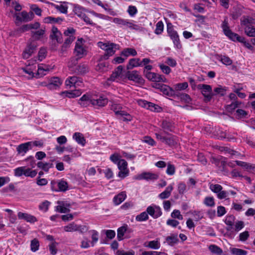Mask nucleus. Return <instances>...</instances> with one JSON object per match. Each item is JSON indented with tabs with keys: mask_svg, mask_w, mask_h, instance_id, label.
<instances>
[{
	"mask_svg": "<svg viewBox=\"0 0 255 255\" xmlns=\"http://www.w3.org/2000/svg\"><path fill=\"white\" fill-rule=\"evenodd\" d=\"M108 100L104 96L98 95H84L79 100V104L83 107L90 104L93 106L104 107L107 104Z\"/></svg>",
	"mask_w": 255,
	"mask_h": 255,
	"instance_id": "1",
	"label": "nucleus"
},
{
	"mask_svg": "<svg viewBox=\"0 0 255 255\" xmlns=\"http://www.w3.org/2000/svg\"><path fill=\"white\" fill-rule=\"evenodd\" d=\"M221 27L224 34L232 41H238L240 42L243 43L245 46L249 49H252L253 47L249 42H246L245 38L243 37L239 36L238 34L233 32L230 28L228 19L225 17L224 21L221 24Z\"/></svg>",
	"mask_w": 255,
	"mask_h": 255,
	"instance_id": "2",
	"label": "nucleus"
},
{
	"mask_svg": "<svg viewBox=\"0 0 255 255\" xmlns=\"http://www.w3.org/2000/svg\"><path fill=\"white\" fill-rule=\"evenodd\" d=\"M98 45L102 49L105 51V54L103 56V58L107 60L110 56L115 54L116 50L118 49L116 44L109 42H99Z\"/></svg>",
	"mask_w": 255,
	"mask_h": 255,
	"instance_id": "3",
	"label": "nucleus"
},
{
	"mask_svg": "<svg viewBox=\"0 0 255 255\" xmlns=\"http://www.w3.org/2000/svg\"><path fill=\"white\" fill-rule=\"evenodd\" d=\"M50 38L51 48L53 50L56 49L59 44L62 42V34L58 28L54 25L51 27Z\"/></svg>",
	"mask_w": 255,
	"mask_h": 255,
	"instance_id": "4",
	"label": "nucleus"
},
{
	"mask_svg": "<svg viewBox=\"0 0 255 255\" xmlns=\"http://www.w3.org/2000/svg\"><path fill=\"white\" fill-rule=\"evenodd\" d=\"M113 22L122 27L128 28L130 30L142 31L143 29L139 24L134 23L132 21L128 19L115 17L113 18Z\"/></svg>",
	"mask_w": 255,
	"mask_h": 255,
	"instance_id": "5",
	"label": "nucleus"
},
{
	"mask_svg": "<svg viewBox=\"0 0 255 255\" xmlns=\"http://www.w3.org/2000/svg\"><path fill=\"white\" fill-rule=\"evenodd\" d=\"M254 23L252 17L244 18L241 20V25L244 27L245 33L250 37H255V27L252 26Z\"/></svg>",
	"mask_w": 255,
	"mask_h": 255,
	"instance_id": "6",
	"label": "nucleus"
},
{
	"mask_svg": "<svg viewBox=\"0 0 255 255\" xmlns=\"http://www.w3.org/2000/svg\"><path fill=\"white\" fill-rule=\"evenodd\" d=\"M126 80L125 72L123 71L122 66H119L113 72L108 80L122 83Z\"/></svg>",
	"mask_w": 255,
	"mask_h": 255,
	"instance_id": "7",
	"label": "nucleus"
},
{
	"mask_svg": "<svg viewBox=\"0 0 255 255\" xmlns=\"http://www.w3.org/2000/svg\"><path fill=\"white\" fill-rule=\"evenodd\" d=\"M63 230L66 232H79L83 234L88 230V228L85 225H77L74 222H72L67 226L63 227Z\"/></svg>",
	"mask_w": 255,
	"mask_h": 255,
	"instance_id": "8",
	"label": "nucleus"
},
{
	"mask_svg": "<svg viewBox=\"0 0 255 255\" xmlns=\"http://www.w3.org/2000/svg\"><path fill=\"white\" fill-rule=\"evenodd\" d=\"M197 88L200 91L204 97V100L206 102H209L214 95L212 93V89L211 86L206 84H199Z\"/></svg>",
	"mask_w": 255,
	"mask_h": 255,
	"instance_id": "9",
	"label": "nucleus"
},
{
	"mask_svg": "<svg viewBox=\"0 0 255 255\" xmlns=\"http://www.w3.org/2000/svg\"><path fill=\"white\" fill-rule=\"evenodd\" d=\"M118 167L119 172L118 176L121 179H124L128 176L129 174V170L128 168V163L125 159H121L118 162Z\"/></svg>",
	"mask_w": 255,
	"mask_h": 255,
	"instance_id": "10",
	"label": "nucleus"
},
{
	"mask_svg": "<svg viewBox=\"0 0 255 255\" xmlns=\"http://www.w3.org/2000/svg\"><path fill=\"white\" fill-rule=\"evenodd\" d=\"M155 136L157 139L169 146H173L177 144L176 137L173 135L167 134L166 136H162L160 132H156Z\"/></svg>",
	"mask_w": 255,
	"mask_h": 255,
	"instance_id": "11",
	"label": "nucleus"
},
{
	"mask_svg": "<svg viewBox=\"0 0 255 255\" xmlns=\"http://www.w3.org/2000/svg\"><path fill=\"white\" fill-rule=\"evenodd\" d=\"M125 74L126 75V79H128L129 80L132 81L139 84H143L144 83V80L137 71H128L127 73H125Z\"/></svg>",
	"mask_w": 255,
	"mask_h": 255,
	"instance_id": "12",
	"label": "nucleus"
},
{
	"mask_svg": "<svg viewBox=\"0 0 255 255\" xmlns=\"http://www.w3.org/2000/svg\"><path fill=\"white\" fill-rule=\"evenodd\" d=\"M74 52L76 56L78 57L79 58H81L86 55L87 51L84 47L82 38H79L76 41Z\"/></svg>",
	"mask_w": 255,
	"mask_h": 255,
	"instance_id": "13",
	"label": "nucleus"
},
{
	"mask_svg": "<svg viewBox=\"0 0 255 255\" xmlns=\"http://www.w3.org/2000/svg\"><path fill=\"white\" fill-rule=\"evenodd\" d=\"M145 77L150 81L155 82H166V79L162 75L150 71H143Z\"/></svg>",
	"mask_w": 255,
	"mask_h": 255,
	"instance_id": "14",
	"label": "nucleus"
},
{
	"mask_svg": "<svg viewBox=\"0 0 255 255\" xmlns=\"http://www.w3.org/2000/svg\"><path fill=\"white\" fill-rule=\"evenodd\" d=\"M65 85L69 88H76L83 85V80L81 78L76 76L69 77L66 80Z\"/></svg>",
	"mask_w": 255,
	"mask_h": 255,
	"instance_id": "15",
	"label": "nucleus"
},
{
	"mask_svg": "<svg viewBox=\"0 0 255 255\" xmlns=\"http://www.w3.org/2000/svg\"><path fill=\"white\" fill-rule=\"evenodd\" d=\"M167 32L169 36L172 40L174 45L179 48L181 47L179 35L176 31L174 30L171 25H167Z\"/></svg>",
	"mask_w": 255,
	"mask_h": 255,
	"instance_id": "16",
	"label": "nucleus"
},
{
	"mask_svg": "<svg viewBox=\"0 0 255 255\" xmlns=\"http://www.w3.org/2000/svg\"><path fill=\"white\" fill-rule=\"evenodd\" d=\"M34 14L32 12L27 13L25 11H22L21 13H16L14 17L18 21L28 22L34 18Z\"/></svg>",
	"mask_w": 255,
	"mask_h": 255,
	"instance_id": "17",
	"label": "nucleus"
},
{
	"mask_svg": "<svg viewBox=\"0 0 255 255\" xmlns=\"http://www.w3.org/2000/svg\"><path fill=\"white\" fill-rule=\"evenodd\" d=\"M138 105L141 107L150 110L151 111L159 112L160 108L151 102H148L144 100H138L137 101Z\"/></svg>",
	"mask_w": 255,
	"mask_h": 255,
	"instance_id": "18",
	"label": "nucleus"
},
{
	"mask_svg": "<svg viewBox=\"0 0 255 255\" xmlns=\"http://www.w3.org/2000/svg\"><path fill=\"white\" fill-rule=\"evenodd\" d=\"M158 178V175L157 174L149 172H144L140 174L136 175L134 179L138 180H154Z\"/></svg>",
	"mask_w": 255,
	"mask_h": 255,
	"instance_id": "19",
	"label": "nucleus"
},
{
	"mask_svg": "<svg viewBox=\"0 0 255 255\" xmlns=\"http://www.w3.org/2000/svg\"><path fill=\"white\" fill-rule=\"evenodd\" d=\"M58 205L56 207V210L61 213H66L70 212L71 204L67 201H58Z\"/></svg>",
	"mask_w": 255,
	"mask_h": 255,
	"instance_id": "20",
	"label": "nucleus"
},
{
	"mask_svg": "<svg viewBox=\"0 0 255 255\" xmlns=\"http://www.w3.org/2000/svg\"><path fill=\"white\" fill-rule=\"evenodd\" d=\"M146 212L154 219L157 218L162 214L160 208L156 205L148 206L146 209Z\"/></svg>",
	"mask_w": 255,
	"mask_h": 255,
	"instance_id": "21",
	"label": "nucleus"
},
{
	"mask_svg": "<svg viewBox=\"0 0 255 255\" xmlns=\"http://www.w3.org/2000/svg\"><path fill=\"white\" fill-rule=\"evenodd\" d=\"M62 83V80L58 77H53L49 79V90L58 89Z\"/></svg>",
	"mask_w": 255,
	"mask_h": 255,
	"instance_id": "22",
	"label": "nucleus"
},
{
	"mask_svg": "<svg viewBox=\"0 0 255 255\" xmlns=\"http://www.w3.org/2000/svg\"><path fill=\"white\" fill-rule=\"evenodd\" d=\"M72 71L77 74L84 75L89 71V67L87 64L82 63L77 66L74 69H72Z\"/></svg>",
	"mask_w": 255,
	"mask_h": 255,
	"instance_id": "23",
	"label": "nucleus"
},
{
	"mask_svg": "<svg viewBox=\"0 0 255 255\" xmlns=\"http://www.w3.org/2000/svg\"><path fill=\"white\" fill-rule=\"evenodd\" d=\"M17 216L19 219H23L30 223H34L36 221V218L27 213L19 212L17 214Z\"/></svg>",
	"mask_w": 255,
	"mask_h": 255,
	"instance_id": "24",
	"label": "nucleus"
},
{
	"mask_svg": "<svg viewBox=\"0 0 255 255\" xmlns=\"http://www.w3.org/2000/svg\"><path fill=\"white\" fill-rule=\"evenodd\" d=\"M56 184L54 181H51V189L53 190L60 191H65L68 189V183L66 181L61 180L58 183L57 186L58 187V190L54 189V184Z\"/></svg>",
	"mask_w": 255,
	"mask_h": 255,
	"instance_id": "25",
	"label": "nucleus"
},
{
	"mask_svg": "<svg viewBox=\"0 0 255 255\" xmlns=\"http://www.w3.org/2000/svg\"><path fill=\"white\" fill-rule=\"evenodd\" d=\"M16 149L18 153H22L24 155L28 150L31 149V147L29 142H27L19 145Z\"/></svg>",
	"mask_w": 255,
	"mask_h": 255,
	"instance_id": "26",
	"label": "nucleus"
},
{
	"mask_svg": "<svg viewBox=\"0 0 255 255\" xmlns=\"http://www.w3.org/2000/svg\"><path fill=\"white\" fill-rule=\"evenodd\" d=\"M173 189V185L172 184L169 185L166 188L163 192L158 195V197L161 199H165L169 198L171 195Z\"/></svg>",
	"mask_w": 255,
	"mask_h": 255,
	"instance_id": "27",
	"label": "nucleus"
},
{
	"mask_svg": "<svg viewBox=\"0 0 255 255\" xmlns=\"http://www.w3.org/2000/svg\"><path fill=\"white\" fill-rule=\"evenodd\" d=\"M73 138L79 144L84 146L86 144V139L82 133L75 132L73 135Z\"/></svg>",
	"mask_w": 255,
	"mask_h": 255,
	"instance_id": "28",
	"label": "nucleus"
},
{
	"mask_svg": "<svg viewBox=\"0 0 255 255\" xmlns=\"http://www.w3.org/2000/svg\"><path fill=\"white\" fill-rule=\"evenodd\" d=\"M127 194L125 191L120 193L115 196L113 199V202L116 205H118L123 202L126 198Z\"/></svg>",
	"mask_w": 255,
	"mask_h": 255,
	"instance_id": "29",
	"label": "nucleus"
},
{
	"mask_svg": "<svg viewBox=\"0 0 255 255\" xmlns=\"http://www.w3.org/2000/svg\"><path fill=\"white\" fill-rule=\"evenodd\" d=\"M235 162L237 165L244 167L249 171L255 172V165L238 160H236Z\"/></svg>",
	"mask_w": 255,
	"mask_h": 255,
	"instance_id": "30",
	"label": "nucleus"
},
{
	"mask_svg": "<svg viewBox=\"0 0 255 255\" xmlns=\"http://www.w3.org/2000/svg\"><path fill=\"white\" fill-rule=\"evenodd\" d=\"M161 127L165 133L172 131L174 128L173 124L171 122L167 121H163L162 122Z\"/></svg>",
	"mask_w": 255,
	"mask_h": 255,
	"instance_id": "31",
	"label": "nucleus"
},
{
	"mask_svg": "<svg viewBox=\"0 0 255 255\" xmlns=\"http://www.w3.org/2000/svg\"><path fill=\"white\" fill-rule=\"evenodd\" d=\"M140 66L141 64L139 58H132L129 60L128 64L127 65V69H131L134 67Z\"/></svg>",
	"mask_w": 255,
	"mask_h": 255,
	"instance_id": "32",
	"label": "nucleus"
},
{
	"mask_svg": "<svg viewBox=\"0 0 255 255\" xmlns=\"http://www.w3.org/2000/svg\"><path fill=\"white\" fill-rule=\"evenodd\" d=\"M217 59L220 61L223 64L226 65H231L233 61L228 56L225 55H219L217 57Z\"/></svg>",
	"mask_w": 255,
	"mask_h": 255,
	"instance_id": "33",
	"label": "nucleus"
},
{
	"mask_svg": "<svg viewBox=\"0 0 255 255\" xmlns=\"http://www.w3.org/2000/svg\"><path fill=\"white\" fill-rule=\"evenodd\" d=\"M166 241L169 245L173 246L178 242L177 235H172L166 239Z\"/></svg>",
	"mask_w": 255,
	"mask_h": 255,
	"instance_id": "34",
	"label": "nucleus"
},
{
	"mask_svg": "<svg viewBox=\"0 0 255 255\" xmlns=\"http://www.w3.org/2000/svg\"><path fill=\"white\" fill-rule=\"evenodd\" d=\"M24 175L27 177H34L36 176L37 172L34 170H31L30 167L24 166Z\"/></svg>",
	"mask_w": 255,
	"mask_h": 255,
	"instance_id": "35",
	"label": "nucleus"
},
{
	"mask_svg": "<svg viewBox=\"0 0 255 255\" xmlns=\"http://www.w3.org/2000/svg\"><path fill=\"white\" fill-rule=\"evenodd\" d=\"M118 117L122 120L125 122L131 121L132 120V117L124 111H123V112H122L121 114L119 116H118Z\"/></svg>",
	"mask_w": 255,
	"mask_h": 255,
	"instance_id": "36",
	"label": "nucleus"
},
{
	"mask_svg": "<svg viewBox=\"0 0 255 255\" xmlns=\"http://www.w3.org/2000/svg\"><path fill=\"white\" fill-rule=\"evenodd\" d=\"M241 102L239 101L233 102L231 104L226 106V110L229 112H232L236 108H238Z\"/></svg>",
	"mask_w": 255,
	"mask_h": 255,
	"instance_id": "37",
	"label": "nucleus"
},
{
	"mask_svg": "<svg viewBox=\"0 0 255 255\" xmlns=\"http://www.w3.org/2000/svg\"><path fill=\"white\" fill-rule=\"evenodd\" d=\"M209 249L213 254L217 255H221L223 253L222 249L215 245H210L209 247Z\"/></svg>",
	"mask_w": 255,
	"mask_h": 255,
	"instance_id": "38",
	"label": "nucleus"
},
{
	"mask_svg": "<svg viewBox=\"0 0 255 255\" xmlns=\"http://www.w3.org/2000/svg\"><path fill=\"white\" fill-rule=\"evenodd\" d=\"M111 109L115 112L117 116H119L122 112H123V111L122 110V107L120 105L116 103L112 104Z\"/></svg>",
	"mask_w": 255,
	"mask_h": 255,
	"instance_id": "39",
	"label": "nucleus"
},
{
	"mask_svg": "<svg viewBox=\"0 0 255 255\" xmlns=\"http://www.w3.org/2000/svg\"><path fill=\"white\" fill-rule=\"evenodd\" d=\"M75 13L79 17L82 18L85 14V10L82 7L76 5L74 8Z\"/></svg>",
	"mask_w": 255,
	"mask_h": 255,
	"instance_id": "40",
	"label": "nucleus"
},
{
	"mask_svg": "<svg viewBox=\"0 0 255 255\" xmlns=\"http://www.w3.org/2000/svg\"><path fill=\"white\" fill-rule=\"evenodd\" d=\"M137 54L136 50L133 48H127L123 50L122 54L125 56L126 57L131 55L132 56H135Z\"/></svg>",
	"mask_w": 255,
	"mask_h": 255,
	"instance_id": "41",
	"label": "nucleus"
},
{
	"mask_svg": "<svg viewBox=\"0 0 255 255\" xmlns=\"http://www.w3.org/2000/svg\"><path fill=\"white\" fill-rule=\"evenodd\" d=\"M45 31V29L40 28V29L34 32L32 31V37L36 39L40 38L44 34Z\"/></svg>",
	"mask_w": 255,
	"mask_h": 255,
	"instance_id": "42",
	"label": "nucleus"
},
{
	"mask_svg": "<svg viewBox=\"0 0 255 255\" xmlns=\"http://www.w3.org/2000/svg\"><path fill=\"white\" fill-rule=\"evenodd\" d=\"M65 3V2H63V3H62V2H60L59 4H57V6H56V9L60 11L61 13L65 14L67 13L68 6L64 4Z\"/></svg>",
	"mask_w": 255,
	"mask_h": 255,
	"instance_id": "43",
	"label": "nucleus"
},
{
	"mask_svg": "<svg viewBox=\"0 0 255 255\" xmlns=\"http://www.w3.org/2000/svg\"><path fill=\"white\" fill-rule=\"evenodd\" d=\"M214 92L215 93V94H214V95H219L223 96L226 94V89L225 87L219 86L218 87L214 89Z\"/></svg>",
	"mask_w": 255,
	"mask_h": 255,
	"instance_id": "44",
	"label": "nucleus"
},
{
	"mask_svg": "<svg viewBox=\"0 0 255 255\" xmlns=\"http://www.w3.org/2000/svg\"><path fill=\"white\" fill-rule=\"evenodd\" d=\"M148 219V216L146 212H143L136 216L135 220L138 222H142L147 220Z\"/></svg>",
	"mask_w": 255,
	"mask_h": 255,
	"instance_id": "45",
	"label": "nucleus"
},
{
	"mask_svg": "<svg viewBox=\"0 0 255 255\" xmlns=\"http://www.w3.org/2000/svg\"><path fill=\"white\" fill-rule=\"evenodd\" d=\"M79 58L72 57L70 59L68 62V66L70 70L72 71V69H74V66L76 65L79 60Z\"/></svg>",
	"mask_w": 255,
	"mask_h": 255,
	"instance_id": "46",
	"label": "nucleus"
},
{
	"mask_svg": "<svg viewBox=\"0 0 255 255\" xmlns=\"http://www.w3.org/2000/svg\"><path fill=\"white\" fill-rule=\"evenodd\" d=\"M63 94H65L66 97L70 98H72L80 96L81 95V92L79 91H75L72 92L66 91L63 92Z\"/></svg>",
	"mask_w": 255,
	"mask_h": 255,
	"instance_id": "47",
	"label": "nucleus"
},
{
	"mask_svg": "<svg viewBox=\"0 0 255 255\" xmlns=\"http://www.w3.org/2000/svg\"><path fill=\"white\" fill-rule=\"evenodd\" d=\"M33 48L32 47H28L23 52L22 56L24 59L28 58L33 52Z\"/></svg>",
	"mask_w": 255,
	"mask_h": 255,
	"instance_id": "48",
	"label": "nucleus"
},
{
	"mask_svg": "<svg viewBox=\"0 0 255 255\" xmlns=\"http://www.w3.org/2000/svg\"><path fill=\"white\" fill-rule=\"evenodd\" d=\"M204 203L207 206L213 207L215 205L214 199L212 197H207L205 198Z\"/></svg>",
	"mask_w": 255,
	"mask_h": 255,
	"instance_id": "49",
	"label": "nucleus"
},
{
	"mask_svg": "<svg viewBox=\"0 0 255 255\" xmlns=\"http://www.w3.org/2000/svg\"><path fill=\"white\" fill-rule=\"evenodd\" d=\"M163 23L161 21H158L156 24V28L155 33L156 34H160L162 33L163 30Z\"/></svg>",
	"mask_w": 255,
	"mask_h": 255,
	"instance_id": "50",
	"label": "nucleus"
},
{
	"mask_svg": "<svg viewBox=\"0 0 255 255\" xmlns=\"http://www.w3.org/2000/svg\"><path fill=\"white\" fill-rule=\"evenodd\" d=\"M75 29L72 27H69L65 30L64 34L67 37H75Z\"/></svg>",
	"mask_w": 255,
	"mask_h": 255,
	"instance_id": "51",
	"label": "nucleus"
},
{
	"mask_svg": "<svg viewBox=\"0 0 255 255\" xmlns=\"http://www.w3.org/2000/svg\"><path fill=\"white\" fill-rule=\"evenodd\" d=\"M188 86L187 82L179 83L174 85V89L176 91H180L186 89Z\"/></svg>",
	"mask_w": 255,
	"mask_h": 255,
	"instance_id": "52",
	"label": "nucleus"
},
{
	"mask_svg": "<svg viewBox=\"0 0 255 255\" xmlns=\"http://www.w3.org/2000/svg\"><path fill=\"white\" fill-rule=\"evenodd\" d=\"M147 247L153 249H158L160 248V243L157 241H152L148 242Z\"/></svg>",
	"mask_w": 255,
	"mask_h": 255,
	"instance_id": "53",
	"label": "nucleus"
},
{
	"mask_svg": "<svg viewBox=\"0 0 255 255\" xmlns=\"http://www.w3.org/2000/svg\"><path fill=\"white\" fill-rule=\"evenodd\" d=\"M235 217L233 215L228 216L225 220V223L226 225L232 226L235 223Z\"/></svg>",
	"mask_w": 255,
	"mask_h": 255,
	"instance_id": "54",
	"label": "nucleus"
},
{
	"mask_svg": "<svg viewBox=\"0 0 255 255\" xmlns=\"http://www.w3.org/2000/svg\"><path fill=\"white\" fill-rule=\"evenodd\" d=\"M231 252L235 255H246L247 251L237 248H233L231 250Z\"/></svg>",
	"mask_w": 255,
	"mask_h": 255,
	"instance_id": "55",
	"label": "nucleus"
},
{
	"mask_svg": "<svg viewBox=\"0 0 255 255\" xmlns=\"http://www.w3.org/2000/svg\"><path fill=\"white\" fill-rule=\"evenodd\" d=\"M210 189L214 192L218 194L222 190V187L219 184H211Z\"/></svg>",
	"mask_w": 255,
	"mask_h": 255,
	"instance_id": "56",
	"label": "nucleus"
},
{
	"mask_svg": "<svg viewBox=\"0 0 255 255\" xmlns=\"http://www.w3.org/2000/svg\"><path fill=\"white\" fill-rule=\"evenodd\" d=\"M24 166L17 167L14 170V173L15 176L19 177L24 175Z\"/></svg>",
	"mask_w": 255,
	"mask_h": 255,
	"instance_id": "57",
	"label": "nucleus"
},
{
	"mask_svg": "<svg viewBox=\"0 0 255 255\" xmlns=\"http://www.w3.org/2000/svg\"><path fill=\"white\" fill-rule=\"evenodd\" d=\"M47 68H44L42 66H39L37 69V76L38 77H42L46 74Z\"/></svg>",
	"mask_w": 255,
	"mask_h": 255,
	"instance_id": "58",
	"label": "nucleus"
},
{
	"mask_svg": "<svg viewBox=\"0 0 255 255\" xmlns=\"http://www.w3.org/2000/svg\"><path fill=\"white\" fill-rule=\"evenodd\" d=\"M127 230V228L125 226L120 227L118 230V238L120 240L123 239V237L124 235L125 232Z\"/></svg>",
	"mask_w": 255,
	"mask_h": 255,
	"instance_id": "59",
	"label": "nucleus"
},
{
	"mask_svg": "<svg viewBox=\"0 0 255 255\" xmlns=\"http://www.w3.org/2000/svg\"><path fill=\"white\" fill-rule=\"evenodd\" d=\"M92 239L91 242L92 246H94L96 243L98 241V233L95 230H92Z\"/></svg>",
	"mask_w": 255,
	"mask_h": 255,
	"instance_id": "60",
	"label": "nucleus"
},
{
	"mask_svg": "<svg viewBox=\"0 0 255 255\" xmlns=\"http://www.w3.org/2000/svg\"><path fill=\"white\" fill-rule=\"evenodd\" d=\"M159 67L162 72L165 74H169L171 71V69L168 66H166L164 64H159Z\"/></svg>",
	"mask_w": 255,
	"mask_h": 255,
	"instance_id": "61",
	"label": "nucleus"
},
{
	"mask_svg": "<svg viewBox=\"0 0 255 255\" xmlns=\"http://www.w3.org/2000/svg\"><path fill=\"white\" fill-rule=\"evenodd\" d=\"M121 156H120L118 153H117L112 154L110 157L111 160L113 162L117 164L119 161L121 159Z\"/></svg>",
	"mask_w": 255,
	"mask_h": 255,
	"instance_id": "62",
	"label": "nucleus"
},
{
	"mask_svg": "<svg viewBox=\"0 0 255 255\" xmlns=\"http://www.w3.org/2000/svg\"><path fill=\"white\" fill-rule=\"evenodd\" d=\"M237 117L238 118H246L248 115V113L242 109H238L236 111Z\"/></svg>",
	"mask_w": 255,
	"mask_h": 255,
	"instance_id": "63",
	"label": "nucleus"
},
{
	"mask_svg": "<svg viewBox=\"0 0 255 255\" xmlns=\"http://www.w3.org/2000/svg\"><path fill=\"white\" fill-rule=\"evenodd\" d=\"M29 142L30 144L31 149L34 147H41L43 145V143L41 140H34Z\"/></svg>",
	"mask_w": 255,
	"mask_h": 255,
	"instance_id": "64",
	"label": "nucleus"
}]
</instances>
